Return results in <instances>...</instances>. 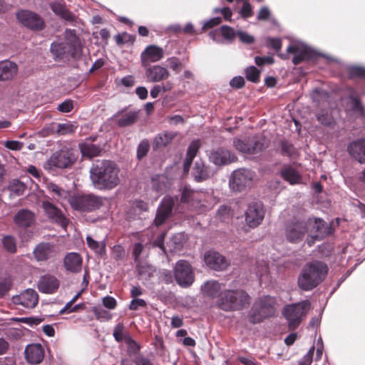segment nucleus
<instances>
[{"label":"nucleus","instance_id":"obj_1","mask_svg":"<svg viewBox=\"0 0 365 365\" xmlns=\"http://www.w3.org/2000/svg\"><path fill=\"white\" fill-rule=\"evenodd\" d=\"M119 170L110 160H97L90 168L93 185L98 190H110L119 182Z\"/></svg>","mask_w":365,"mask_h":365},{"label":"nucleus","instance_id":"obj_2","mask_svg":"<svg viewBox=\"0 0 365 365\" xmlns=\"http://www.w3.org/2000/svg\"><path fill=\"white\" fill-rule=\"evenodd\" d=\"M327 272V266L322 262L307 264L298 278V285L304 291L312 290L323 281Z\"/></svg>","mask_w":365,"mask_h":365},{"label":"nucleus","instance_id":"obj_3","mask_svg":"<svg viewBox=\"0 0 365 365\" xmlns=\"http://www.w3.org/2000/svg\"><path fill=\"white\" fill-rule=\"evenodd\" d=\"M50 51L56 60H61L68 56L77 57L81 51L80 40L74 31L66 29L65 41L57 40L53 42Z\"/></svg>","mask_w":365,"mask_h":365},{"label":"nucleus","instance_id":"obj_4","mask_svg":"<svg viewBox=\"0 0 365 365\" xmlns=\"http://www.w3.org/2000/svg\"><path fill=\"white\" fill-rule=\"evenodd\" d=\"M180 201L188 208L199 212L212 208L215 203L210 195L195 191L187 185L182 189Z\"/></svg>","mask_w":365,"mask_h":365},{"label":"nucleus","instance_id":"obj_5","mask_svg":"<svg viewBox=\"0 0 365 365\" xmlns=\"http://www.w3.org/2000/svg\"><path fill=\"white\" fill-rule=\"evenodd\" d=\"M250 304V296L242 289L226 290L217 302V307L226 312L240 310Z\"/></svg>","mask_w":365,"mask_h":365},{"label":"nucleus","instance_id":"obj_6","mask_svg":"<svg viewBox=\"0 0 365 365\" xmlns=\"http://www.w3.org/2000/svg\"><path fill=\"white\" fill-rule=\"evenodd\" d=\"M311 308L309 300L289 304L284 307L282 315L286 319L289 329H294L301 324Z\"/></svg>","mask_w":365,"mask_h":365},{"label":"nucleus","instance_id":"obj_7","mask_svg":"<svg viewBox=\"0 0 365 365\" xmlns=\"http://www.w3.org/2000/svg\"><path fill=\"white\" fill-rule=\"evenodd\" d=\"M276 300L274 297L264 296L253 304L250 321L252 324L261 322L264 319L272 316L275 312Z\"/></svg>","mask_w":365,"mask_h":365},{"label":"nucleus","instance_id":"obj_8","mask_svg":"<svg viewBox=\"0 0 365 365\" xmlns=\"http://www.w3.org/2000/svg\"><path fill=\"white\" fill-rule=\"evenodd\" d=\"M303 222L306 226V233L307 234L306 242L309 247L312 246L316 241L322 240L329 234L325 222L321 218L309 217Z\"/></svg>","mask_w":365,"mask_h":365},{"label":"nucleus","instance_id":"obj_9","mask_svg":"<svg viewBox=\"0 0 365 365\" xmlns=\"http://www.w3.org/2000/svg\"><path fill=\"white\" fill-rule=\"evenodd\" d=\"M75 160L76 156L73 150L67 147H63L51 156L44 163L43 168L48 170H51L53 168H66L71 166Z\"/></svg>","mask_w":365,"mask_h":365},{"label":"nucleus","instance_id":"obj_10","mask_svg":"<svg viewBox=\"0 0 365 365\" xmlns=\"http://www.w3.org/2000/svg\"><path fill=\"white\" fill-rule=\"evenodd\" d=\"M72 208L82 212H90L101 205V199L93 195H74L68 198Z\"/></svg>","mask_w":365,"mask_h":365},{"label":"nucleus","instance_id":"obj_11","mask_svg":"<svg viewBox=\"0 0 365 365\" xmlns=\"http://www.w3.org/2000/svg\"><path fill=\"white\" fill-rule=\"evenodd\" d=\"M254 178V173L248 169L234 170L229 180V186L232 191L240 192L250 187Z\"/></svg>","mask_w":365,"mask_h":365},{"label":"nucleus","instance_id":"obj_12","mask_svg":"<svg viewBox=\"0 0 365 365\" xmlns=\"http://www.w3.org/2000/svg\"><path fill=\"white\" fill-rule=\"evenodd\" d=\"M175 277L177 283L182 287L190 286L194 282V274L190 264L185 260H179L175 267Z\"/></svg>","mask_w":365,"mask_h":365},{"label":"nucleus","instance_id":"obj_13","mask_svg":"<svg viewBox=\"0 0 365 365\" xmlns=\"http://www.w3.org/2000/svg\"><path fill=\"white\" fill-rule=\"evenodd\" d=\"M233 145L235 148L245 154H256L268 146L267 140L264 138L252 140L248 143L241 139L234 140Z\"/></svg>","mask_w":365,"mask_h":365},{"label":"nucleus","instance_id":"obj_14","mask_svg":"<svg viewBox=\"0 0 365 365\" xmlns=\"http://www.w3.org/2000/svg\"><path fill=\"white\" fill-rule=\"evenodd\" d=\"M247 225L252 228L259 225L264 217V211L260 202L250 205L245 213Z\"/></svg>","mask_w":365,"mask_h":365},{"label":"nucleus","instance_id":"obj_15","mask_svg":"<svg viewBox=\"0 0 365 365\" xmlns=\"http://www.w3.org/2000/svg\"><path fill=\"white\" fill-rule=\"evenodd\" d=\"M175 203V198L170 196H165L163 197L158 207L154 220V223L157 227L163 224L171 215Z\"/></svg>","mask_w":365,"mask_h":365},{"label":"nucleus","instance_id":"obj_16","mask_svg":"<svg viewBox=\"0 0 365 365\" xmlns=\"http://www.w3.org/2000/svg\"><path fill=\"white\" fill-rule=\"evenodd\" d=\"M288 53L293 55L292 62L297 65L302 61L309 59L312 56L310 48L300 41L292 42L287 48Z\"/></svg>","mask_w":365,"mask_h":365},{"label":"nucleus","instance_id":"obj_17","mask_svg":"<svg viewBox=\"0 0 365 365\" xmlns=\"http://www.w3.org/2000/svg\"><path fill=\"white\" fill-rule=\"evenodd\" d=\"M204 261L208 267L216 271L225 269L230 264L223 255L214 250L205 253Z\"/></svg>","mask_w":365,"mask_h":365},{"label":"nucleus","instance_id":"obj_18","mask_svg":"<svg viewBox=\"0 0 365 365\" xmlns=\"http://www.w3.org/2000/svg\"><path fill=\"white\" fill-rule=\"evenodd\" d=\"M42 207L46 215L51 220L56 222L61 227L66 229L68 224V220L65 217L61 210L47 200L43 201Z\"/></svg>","mask_w":365,"mask_h":365},{"label":"nucleus","instance_id":"obj_19","mask_svg":"<svg viewBox=\"0 0 365 365\" xmlns=\"http://www.w3.org/2000/svg\"><path fill=\"white\" fill-rule=\"evenodd\" d=\"M145 77L148 82L159 83L167 80L170 73L168 68L157 64L153 66H148L145 69Z\"/></svg>","mask_w":365,"mask_h":365},{"label":"nucleus","instance_id":"obj_20","mask_svg":"<svg viewBox=\"0 0 365 365\" xmlns=\"http://www.w3.org/2000/svg\"><path fill=\"white\" fill-rule=\"evenodd\" d=\"M164 57V50L155 45L148 46L141 53L140 60L142 66L147 67L151 63L160 61Z\"/></svg>","mask_w":365,"mask_h":365},{"label":"nucleus","instance_id":"obj_21","mask_svg":"<svg viewBox=\"0 0 365 365\" xmlns=\"http://www.w3.org/2000/svg\"><path fill=\"white\" fill-rule=\"evenodd\" d=\"M306 234V226L303 221L292 222L287 225L285 236L287 240L292 243L301 242Z\"/></svg>","mask_w":365,"mask_h":365},{"label":"nucleus","instance_id":"obj_22","mask_svg":"<svg viewBox=\"0 0 365 365\" xmlns=\"http://www.w3.org/2000/svg\"><path fill=\"white\" fill-rule=\"evenodd\" d=\"M16 17L23 25L32 30H39L43 28V20L35 13L21 11L16 14Z\"/></svg>","mask_w":365,"mask_h":365},{"label":"nucleus","instance_id":"obj_23","mask_svg":"<svg viewBox=\"0 0 365 365\" xmlns=\"http://www.w3.org/2000/svg\"><path fill=\"white\" fill-rule=\"evenodd\" d=\"M12 302L26 308H34L38 302V295L34 289H28L20 294L14 296Z\"/></svg>","mask_w":365,"mask_h":365},{"label":"nucleus","instance_id":"obj_24","mask_svg":"<svg viewBox=\"0 0 365 365\" xmlns=\"http://www.w3.org/2000/svg\"><path fill=\"white\" fill-rule=\"evenodd\" d=\"M209 160L216 165H225L235 162L237 157L229 150L221 148L212 151Z\"/></svg>","mask_w":365,"mask_h":365},{"label":"nucleus","instance_id":"obj_25","mask_svg":"<svg viewBox=\"0 0 365 365\" xmlns=\"http://www.w3.org/2000/svg\"><path fill=\"white\" fill-rule=\"evenodd\" d=\"M27 362L32 365L40 364L44 357V350L39 344H31L26 346L24 351Z\"/></svg>","mask_w":365,"mask_h":365},{"label":"nucleus","instance_id":"obj_26","mask_svg":"<svg viewBox=\"0 0 365 365\" xmlns=\"http://www.w3.org/2000/svg\"><path fill=\"white\" fill-rule=\"evenodd\" d=\"M83 258L77 252L67 253L63 258V267L66 272L70 273H78L81 271Z\"/></svg>","mask_w":365,"mask_h":365},{"label":"nucleus","instance_id":"obj_27","mask_svg":"<svg viewBox=\"0 0 365 365\" xmlns=\"http://www.w3.org/2000/svg\"><path fill=\"white\" fill-rule=\"evenodd\" d=\"M55 253V245L49 242L39 243L33 251L34 258L38 262L46 261L51 258Z\"/></svg>","mask_w":365,"mask_h":365},{"label":"nucleus","instance_id":"obj_28","mask_svg":"<svg viewBox=\"0 0 365 365\" xmlns=\"http://www.w3.org/2000/svg\"><path fill=\"white\" fill-rule=\"evenodd\" d=\"M58 287V279L51 274L41 276L38 282V290L45 294H53L57 291Z\"/></svg>","mask_w":365,"mask_h":365},{"label":"nucleus","instance_id":"obj_29","mask_svg":"<svg viewBox=\"0 0 365 365\" xmlns=\"http://www.w3.org/2000/svg\"><path fill=\"white\" fill-rule=\"evenodd\" d=\"M223 289V284L215 280L207 281L201 286L202 294L211 298H220Z\"/></svg>","mask_w":365,"mask_h":365},{"label":"nucleus","instance_id":"obj_30","mask_svg":"<svg viewBox=\"0 0 365 365\" xmlns=\"http://www.w3.org/2000/svg\"><path fill=\"white\" fill-rule=\"evenodd\" d=\"M192 174L197 182H201L211 178L214 172L209 167L205 166L201 160H199L195 162Z\"/></svg>","mask_w":365,"mask_h":365},{"label":"nucleus","instance_id":"obj_31","mask_svg":"<svg viewBox=\"0 0 365 365\" xmlns=\"http://www.w3.org/2000/svg\"><path fill=\"white\" fill-rule=\"evenodd\" d=\"M348 151L360 163H365V139L350 143L348 146Z\"/></svg>","mask_w":365,"mask_h":365},{"label":"nucleus","instance_id":"obj_32","mask_svg":"<svg viewBox=\"0 0 365 365\" xmlns=\"http://www.w3.org/2000/svg\"><path fill=\"white\" fill-rule=\"evenodd\" d=\"M176 134L173 131H165L158 133L154 138L153 147L154 150L165 148L171 143Z\"/></svg>","mask_w":365,"mask_h":365},{"label":"nucleus","instance_id":"obj_33","mask_svg":"<svg viewBox=\"0 0 365 365\" xmlns=\"http://www.w3.org/2000/svg\"><path fill=\"white\" fill-rule=\"evenodd\" d=\"M14 220L18 226L28 227L34 220V214L29 210L23 209L16 214Z\"/></svg>","mask_w":365,"mask_h":365},{"label":"nucleus","instance_id":"obj_34","mask_svg":"<svg viewBox=\"0 0 365 365\" xmlns=\"http://www.w3.org/2000/svg\"><path fill=\"white\" fill-rule=\"evenodd\" d=\"M113 118L118 126L126 127L135 122L138 118V113L135 111L118 113L113 116Z\"/></svg>","mask_w":365,"mask_h":365},{"label":"nucleus","instance_id":"obj_35","mask_svg":"<svg viewBox=\"0 0 365 365\" xmlns=\"http://www.w3.org/2000/svg\"><path fill=\"white\" fill-rule=\"evenodd\" d=\"M46 187L53 197L61 203H63V201L66 200L69 196V192L67 190L53 182H46Z\"/></svg>","mask_w":365,"mask_h":365},{"label":"nucleus","instance_id":"obj_36","mask_svg":"<svg viewBox=\"0 0 365 365\" xmlns=\"http://www.w3.org/2000/svg\"><path fill=\"white\" fill-rule=\"evenodd\" d=\"M17 72L16 63L5 61L0 62V81H6L13 78Z\"/></svg>","mask_w":365,"mask_h":365},{"label":"nucleus","instance_id":"obj_37","mask_svg":"<svg viewBox=\"0 0 365 365\" xmlns=\"http://www.w3.org/2000/svg\"><path fill=\"white\" fill-rule=\"evenodd\" d=\"M51 7L56 14L60 16L64 20L71 23L76 21L75 15L66 8L63 3L60 1L53 2Z\"/></svg>","mask_w":365,"mask_h":365},{"label":"nucleus","instance_id":"obj_38","mask_svg":"<svg viewBox=\"0 0 365 365\" xmlns=\"http://www.w3.org/2000/svg\"><path fill=\"white\" fill-rule=\"evenodd\" d=\"M200 147V143L198 140H194L190 144L183 163V169L185 173L189 171L192 162L198 152Z\"/></svg>","mask_w":365,"mask_h":365},{"label":"nucleus","instance_id":"obj_39","mask_svg":"<svg viewBox=\"0 0 365 365\" xmlns=\"http://www.w3.org/2000/svg\"><path fill=\"white\" fill-rule=\"evenodd\" d=\"M82 156L89 159L98 156L101 152L100 146L93 144L91 142H85L79 145Z\"/></svg>","mask_w":365,"mask_h":365},{"label":"nucleus","instance_id":"obj_40","mask_svg":"<svg viewBox=\"0 0 365 365\" xmlns=\"http://www.w3.org/2000/svg\"><path fill=\"white\" fill-rule=\"evenodd\" d=\"M347 108L349 110H352L356 113V115H362L363 108L361 103L358 100V95L356 91L352 89H349V98L347 99Z\"/></svg>","mask_w":365,"mask_h":365},{"label":"nucleus","instance_id":"obj_41","mask_svg":"<svg viewBox=\"0 0 365 365\" xmlns=\"http://www.w3.org/2000/svg\"><path fill=\"white\" fill-rule=\"evenodd\" d=\"M282 175L283 178L291 185L299 184L302 182L300 175L292 167L287 166L282 169Z\"/></svg>","mask_w":365,"mask_h":365},{"label":"nucleus","instance_id":"obj_42","mask_svg":"<svg viewBox=\"0 0 365 365\" xmlns=\"http://www.w3.org/2000/svg\"><path fill=\"white\" fill-rule=\"evenodd\" d=\"M152 188L159 193H163L168 187V178L164 175H156L151 180Z\"/></svg>","mask_w":365,"mask_h":365},{"label":"nucleus","instance_id":"obj_43","mask_svg":"<svg viewBox=\"0 0 365 365\" xmlns=\"http://www.w3.org/2000/svg\"><path fill=\"white\" fill-rule=\"evenodd\" d=\"M86 242L90 249L96 254L103 256L106 254V243L93 240L90 235L86 237Z\"/></svg>","mask_w":365,"mask_h":365},{"label":"nucleus","instance_id":"obj_44","mask_svg":"<svg viewBox=\"0 0 365 365\" xmlns=\"http://www.w3.org/2000/svg\"><path fill=\"white\" fill-rule=\"evenodd\" d=\"M26 188L25 184L19 180H13L10 182L9 190L11 196H20L22 195Z\"/></svg>","mask_w":365,"mask_h":365},{"label":"nucleus","instance_id":"obj_45","mask_svg":"<svg viewBox=\"0 0 365 365\" xmlns=\"http://www.w3.org/2000/svg\"><path fill=\"white\" fill-rule=\"evenodd\" d=\"M113 337L118 342L125 341L127 337H130L129 334L124 330V325L122 323H118L115 325L113 333Z\"/></svg>","mask_w":365,"mask_h":365},{"label":"nucleus","instance_id":"obj_46","mask_svg":"<svg viewBox=\"0 0 365 365\" xmlns=\"http://www.w3.org/2000/svg\"><path fill=\"white\" fill-rule=\"evenodd\" d=\"M312 98L314 102L320 105L328 101L329 95L324 90L315 89L312 93Z\"/></svg>","mask_w":365,"mask_h":365},{"label":"nucleus","instance_id":"obj_47","mask_svg":"<svg viewBox=\"0 0 365 365\" xmlns=\"http://www.w3.org/2000/svg\"><path fill=\"white\" fill-rule=\"evenodd\" d=\"M2 245L4 248L10 253H14L16 251V243L15 239L10 235L3 237Z\"/></svg>","mask_w":365,"mask_h":365},{"label":"nucleus","instance_id":"obj_48","mask_svg":"<svg viewBox=\"0 0 365 365\" xmlns=\"http://www.w3.org/2000/svg\"><path fill=\"white\" fill-rule=\"evenodd\" d=\"M166 62L168 66L175 73H178L183 66L181 60L175 56L168 58Z\"/></svg>","mask_w":365,"mask_h":365},{"label":"nucleus","instance_id":"obj_49","mask_svg":"<svg viewBox=\"0 0 365 365\" xmlns=\"http://www.w3.org/2000/svg\"><path fill=\"white\" fill-rule=\"evenodd\" d=\"M75 130V126L70 123H58L56 125V132L58 135H68L73 133Z\"/></svg>","mask_w":365,"mask_h":365},{"label":"nucleus","instance_id":"obj_50","mask_svg":"<svg viewBox=\"0 0 365 365\" xmlns=\"http://www.w3.org/2000/svg\"><path fill=\"white\" fill-rule=\"evenodd\" d=\"M246 78L248 81L253 83H257L259 79V71L254 66H251L245 69Z\"/></svg>","mask_w":365,"mask_h":365},{"label":"nucleus","instance_id":"obj_51","mask_svg":"<svg viewBox=\"0 0 365 365\" xmlns=\"http://www.w3.org/2000/svg\"><path fill=\"white\" fill-rule=\"evenodd\" d=\"M254 272H255L257 277L261 279L268 273V264L263 260L261 262L258 261L255 267L254 268Z\"/></svg>","mask_w":365,"mask_h":365},{"label":"nucleus","instance_id":"obj_52","mask_svg":"<svg viewBox=\"0 0 365 365\" xmlns=\"http://www.w3.org/2000/svg\"><path fill=\"white\" fill-rule=\"evenodd\" d=\"M13 284V279L11 277H6L0 281V297L4 296L11 289Z\"/></svg>","mask_w":365,"mask_h":365},{"label":"nucleus","instance_id":"obj_53","mask_svg":"<svg viewBox=\"0 0 365 365\" xmlns=\"http://www.w3.org/2000/svg\"><path fill=\"white\" fill-rule=\"evenodd\" d=\"M125 343L127 344L128 354L130 356H131L132 354H136L140 348V345L134 339H133L130 336L127 337Z\"/></svg>","mask_w":365,"mask_h":365},{"label":"nucleus","instance_id":"obj_54","mask_svg":"<svg viewBox=\"0 0 365 365\" xmlns=\"http://www.w3.org/2000/svg\"><path fill=\"white\" fill-rule=\"evenodd\" d=\"M220 32L221 36H222L225 39L228 41L232 40L236 34H237V33H236L232 28L227 26H221Z\"/></svg>","mask_w":365,"mask_h":365},{"label":"nucleus","instance_id":"obj_55","mask_svg":"<svg viewBox=\"0 0 365 365\" xmlns=\"http://www.w3.org/2000/svg\"><path fill=\"white\" fill-rule=\"evenodd\" d=\"M317 119L322 124L325 125H331L334 123L333 118L328 114L327 112L322 111L320 113L317 115Z\"/></svg>","mask_w":365,"mask_h":365},{"label":"nucleus","instance_id":"obj_56","mask_svg":"<svg viewBox=\"0 0 365 365\" xmlns=\"http://www.w3.org/2000/svg\"><path fill=\"white\" fill-rule=\"evenodd\" d=\"M241 16L244 19L249 18L252 16V7L251 4L247 1H244L242 6L239 11Z\"/></svg>","mask_w":365,"mask_h":365},{"label":"nucleus","instance_id":"obj_57","mask_svg":"<svg viewBox=\"0 0 365 365\" xmlns=\"http://www.w3.org/2000/svg\"><path fill=\"white\" fill-rule=\"evenodd\" d=\"M348 73L350 77H365V68L360 66H351L349 68Z\"/></svg>","mask_w":365,"mask_h":365},{"label":"nucleus","instance_id":"obj_58","mask_svg":"<svg viewBox=\"0 0 365 365\" xmlns=\"http://www.w3.org/2000/svg\"><path fill=\"white\" fill-rule=\"evenodd\" d=\"M222 22V18L220 17H213L207 21H205L202 27V31H205L209 29H212L219 24H220Z\"/></svg>","mask_w":365,"mask_h":365},{"label":"nucleus","instance_id":"obj_59","mask_svg":"<svg viewBox=\"0 0 365 365\" xmlns=\"http://www.w3.org/2000/svg\"><path fill=\"white\" fill-rule=\"evenodd\" d=\"M149 143L147 140H142L137 149V156L139 159L145 157L148 151Z\"/></svg>","mask_w":365,"mask_h":365},{"label":"nucleus","instance_id":"obj_60","mask_svg":"<svg viewBox=\"0 0 365 365\" xmlns=\"http://www.w3.org/2000/svg\"><path fill=\"white\" fill-rule=\"evenodd\" d=\"M217 216L222 221H226L231 216L230 209L228 206L222 205L217 210Z\"/></svg>","mask_w":365,"mask_h":365},{"label":"nucleus","instance_id":"obj_61","mask_svg":"<svg viewBox=\"0 0 365 365\" xmlns=\"http://www.w3.org/2000/svg\"><path fill=\"white\" fill-rule=\"evenodd\" d=\"M125 251L120 245H115L112 248V257L115 260L121 259L124 257Z\"/></svg>","mask_w":365,"mask_h":365},{"label":"nucleus","instance_id":"obj_62","mask_svg":"<svg viewBox=\"0 0 365 365\" xmlns=\"http://www.w3.org/2000/svg\"><path fill=\"white\" fill-rule=\"evenodd\" d=\"M73 108V101L71 100H66L58 105V110L62 113H68Z\"/></svg>","mask_w":365,"mask_h":365},{"label":"nucleus","instance_id":"obj_63","mask_svg":"<svg viewBox=\"0 0 365 365\" xmlns=\"http://www.w3.org/2000/svg\"><path fill=\"white\" fill-rule=\"evenodd\" d=\"M145 306L146 302L144 299L133 298L130 303L129 309L130 310H137L138 307H145Z\"/></svg>","mask_w":365,"mask_h":365},{"label":"nucleus","instance_id":"obj_64","mask_svg":"<svg viewBox=\"0 0 365 365\" xmlns=\"http://www.w3.org/2000/svg\"><path fill=\"white\" fill-rule=\"evenodd\" d=\"M4 146L12 150H20L23 147V143L17 140H7L4 143Z\"/></svg>","mask_w":365,"mask_h":365}]
</instances>
